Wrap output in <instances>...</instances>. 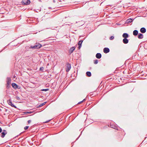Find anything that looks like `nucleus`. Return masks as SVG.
Masks as SVG:
<instances>
[{"mask_svg":"<svg viewBox=\"0 0 147 147\" xmlns=\"http://www.w3.org/2000/svg\"><path fill=\"white\" fill-rule=\"evenodd\" d=\"M2 129L1 128V127H0V133L1 132H2Z\"/></svg>","mask_w":147,"mask_h":147,"instance_id":"28","label":"nucleus"},{"mask_svg":"<svg viewBox=\"0 0 147 147\" xmlns=\"http://www.w3.org/2000/svg\"><path fill=\"white\" fill-rule=\"evenodd\" d=\"M75 47L71 48L69 50V53H71L73 52L75 50Z\"/></svg>","mask_w":147,"mask_h":147,"instance_id":"7","label":"nucleus"},{"mask_svg":"<svg viewBox=\"0 0 147 147\" xmlns=\"http://www.w3.org/2000/svg\"><path fill=\"white\" fill-rule=\"evenodd\" d=\"M132 21V19H129L126 20V22L127 23L131 22Z\"/></svg>","mask_w":147,"mask_h":147,"instance_id":"17","label":"nucleus"},{"mask_svg":"<svg viewBox=\"0 0 147 147\" xmlns=\"http://www.w3.org/2000/svg\"><path fill=\"white\" fill-rule=\"evenodd\" d=\"M114 38V36H112L110 37V39L111 40H112Z\"/></svg>","mask_w":147,"mask_h":147,"instance_id":"23","label":"nucleus"},{"mask_svg":"<svg viewBox=\"0 0 147 147\" xmlns=\"http://www.w3.org/2000/svg\"><path fill=\"white\" fill-rule=\"evenodd\" d=\"M54 2H55V1L54 0L53 1Z\"/></svg>","mask_w":147,"mask_h":147,"instance_id":"30","label":"nucleus"},{"mask_svg":"<svg viewBox=\"0 0 147 147\" xmlns=\"http://www.w3.org/2000/svg\"><path fill=\"white\" fill-rule=\"evenodd\" d=\"M83 40H80V41L78 42V45H79V47H78V49H80V48L81 47V45L82 44V43L83 42Z\"/></svg>","mask_w":147,"mask_h":147,"instance_id":"8","label":"nucleus"},{"mask_svg":"<svg viewBox=\"0 0 147 147\" xmlns=\"http://www.w3.org/2000/svg\"><path fill=\"white\" fill-rule=\"evenodd\" d=\"M7 102L8 103V104L9 105H11L12 107H14L15 108H16V106H14L12 103V102L10 100H7Z\"/></svg>","mask_w":147,"mask_h":147,"instance_id":"6","label":"nucleus"},{"mask_svg":"<svg viewBox=\"0 0 147 147\" xmlns=\"http://www.w3.org/2000/svg\"><path fill=\"white\" fill-rule=\"evenodd\" d=\"M138 33V32L137 30H134L133 32V34L134 36H136Z\"/></svg>","mask_w":147,"mask_h":147,"instance_id":"16","label":"nucleus"},{"mask_svg":"<svg viewBox=\"0 0 147 147\" xmlns=\"http://www.w3.org/2000/svg\"><path fill=\"white\" fill-rule=\"evenodd\" d=\"M138 38L139 39H142L143 38V35L142 34L140 33L138 35Z\"/></svg>","mask_w":147,"mask_h":147,"instance_id":"15","label":"nucleus"},{"mask_svg":"<svg viewBox=\"0 0 147 147\" xmlns=\"http://www.w3.org/2000/svg\"><path fill=\"white\" fill-rule=\"evenodd\" d=\"M140 31L142 33H144L146 32V29L144 28H142L140 29Z\"/></svg>","mask_w":147,"mask_h":147,"instance_id":"11","label":"nucleus"},{"mask_svg":"<svg viewBox=\"0 0 147 147\" xmlns=\"http://www.w3.org/2000/svg\"><path fill=\"white\" fill-rule=\"evenodd\" d=\"M66 71L68 72L71 69V65L69 63H67L66 64Z\"/></svg>","mask_w":147,"mask_h":147,"instance_id":"4","label":"nucleus"},{"mask_svg":"<svg viewBox=\"0 0 147 147\" xmlns=\"http://www.w3.org/2000/svg\"><path fill=\"white\" fill-rule=\"evenodd\" d=\"M85 99H84L83 100H82V101H80V102H79L78 104H81V103H82V102H84V101H85Z\"/></svg>","mask_w":147,"mask_h":147,"instance_id":"22","label":"nucleus"},{"mask_svg":"<svg viewBox=\"0 0 147 147\" xmlns=\"http://www.w3.org/2000/svg\"><path fill=\"white\" fill-rule=\"evenodd\" d=\"M122 36L124 38H128L129 36L126 33H124L123 34Z\"/></svg>","mask_w":147,"mask_h":147,"instance_id":"13","label":"nucleus"},{"mask_svg":"<svg viewBox=\"0 0 147 147\" xmlns=\"http://www.w3.org/2000/svg\"><path fill=\"white\" fill-rule=\"evenodd\" d=\"M98 63V60H96L94 61V63L95 64H97Z\"/></svg>","mask_w":147,"mask_h":147,"instance_id":"21","label":"nucleus"},{"mask_svg":"<svg viewBox=\"0 0 147 147\" xmlns=\"http://www.w3.org/2000/svg\"><path fill=\"white\" fill-rule=\"evenodd\" d=\"M7 83L6 86L7 88H9L10 86L11 83V79L10 78H7Z\"/></svg>","mask_w":147,"mask_h":147,"instance_id":"2","label":"nucleus"},{"mask_svg":"<svg viewBox=\"0 0 147 147\" xmlns=\"http://www.w3.org/2000/svg\"><path fill=\"white\" fill-rule=\"evenodd\" d=\"M42 45H41L40 44H37L33 47H31V48L32 49H38L40 48V47H41Z\"/></svg>","mask_w":147,"mask_h":147,"instance_id":"3","label":"nucleus"},{"mask_svg":"<svg viewBox=\"0 0 147 147\" xmlns=\"http://www.w3.org/2000/svg\"><path fill=\"white\" fill-rule=\"evenodd\" d=\"M101 55L100 53H97L96 55V57L98 59H100L101 57Z\"/></svg>","mask_w":147,"mask_h":147,"instance_id":"10","label":"nucleus"},{"mask_svg":"<svg viewBox=\"0 0 147 147\" xmlns=\"http://www.w3.org/2000/svg\"><path fill=\"white\" fill-rule=\"evenodd\" d=\"M123 42L124 44H127L128 42V40L126 38H124L123 40Z\"/></svg>","mask_w":147,"mask_h":147,"instance_id":"12","label":"nucleus"},{"mask_svg":"<svg viewBox=\"0 0 147 147\" xmlns=\"http://www.w3.org/2000/svg\"><path fill=\"white\" fill-rule=\"evenodd\" d=\"M43 69H44L43 67H41L40 68V71H42L43 70Z\"/></svg>","mask_w":147,"mask_h":147,"instance_id":"26","label":"nucleus"},{"mask_svg":"<svg viewBox=\"0 0 147 147\" xmlns=\"http://www.w3.org/2000/svg\"><path fill=\"white\" fill-rule=\"evenodd\" d=\"M30 0H23L22 1V3L24 5H28L30 4Z\"/></svg>","mask_w":147,"mask_h":147,"instance_id":"1","label":"nucleus"},{"mask_svg":"<svg viewBox=\"0 0 147 147\" xmlns=\"http://www.w3.org/2000/svg\"><path fill=\"white\" fill-rule=\"evenodd\" d=\"M33 113V112H31V111H30V112H24L25 114H30V113Z\"/></svg>","mask_w":147,"mask_h":147,"instance_id":"20","label":"nucleus"},{"mask_svg":"<svg viewBox=\"0 0 147 147\" xmlns=\"http://www.w3.org/2000/svg\"><path fill=\"white\" fill-rule=\"evenodd\" d=\"M49 90L48 89H43L41 90L42 91H48Z\"/></svg>","mask_w":147,"mask_h":147,"instance_id":"24","label":"nucleus"},{"mask_svg":"<svg viewBox=\"0 0 147 147\" xmlns=\"http://www.w3.org/2000/svg\"><path fill=\"white\" fill-rule=\"evenodd\" d=\"M11 85L15 89L17 88L18 87V86L15 83H12Z\"/></svg>","mask_w":147,"mask_h":147,"instance_id":"14","label":"nucleus"},{"mask_svg":"<svg viewBox=\"0 0 147 147\" xmlns=\"http://www.w3.org/2000/svg\"><path fill=\"white\" fill-rule=\"evenodd\" d=\"M16 98L17 99H19V97H18V96H16Z\"/></svg>","mask_w":147,"mask_h":147,"instance_id":"29","label":"nucleus"},{"mask_svg":"<svg viewBox=\"0 0 147 147\" xmlns=\"http://www.w3.org/2000/svg\"><path fill=\"white\" fill-rule=\"evenodd\" d=\"M104 52L105 53H107L109 52V49L107 48H105L103 50Z\"/></svg>","mask_w":147,"mask_h":147,"instance_id":"9","label":"nucleus"},{"mask_svg":"<svg viewBox=\"0 0 147 147\" xmlns=\"http://www.w3.org/2000/svg\"><path fill=\"white\" fill-rule=\"evenodd\" d=\"M49 121H48L47 122H49Z\"/></svg>","mask_w":147,"mask_h":147,"instance_id":"31","label":"nucleus"},{"mask_svg":"<svg viewBox=\"0 0 147 147\" xmlns=\"http://www.w3.org/2000/svg\"><path fill=\"white\" fill-rule=\"evenodd\" d=\"M46 102H44L43 103L41 104L40 105L38 106L37 107L39 108V107H42L43 105H45L46 104Z\"/></svg>","mask_w":147,"mask_h":147,"instance_id":"19","label":"nucleus"},{"mask_svg":"<svg viewBox=\"0 0 147 147\" xmlns=\"http://www.w3.org/2000/svg\"><path fill=\"white\" fill-rule=\"evenodd\" d=\"M7 134V132L5 130H3V132L1 133V137L2 138H3L5 137V135Z\"/></svg>","mask_w":147,"mask_h":147,"instance_id":"5","label":"nucleus"},{"mask_svg":"<svg viewBox=\"0 0 147 147\" xmlns=\"http://www.w3.org/2000/svg\"><path fill=\"white\" fill-rule=\"evenodd\" d=\"M31 122V120H28V124H29L30 123V122Z\"/></svg>","mask_w":147,"mask_h":147,"instance_id":"27","label":"nucleus"},{"mask_svg":"<svg viewBox=\"0 0 147 147\" xmlns=\"http://www.w3.org/2000/svg\"><path fill=\"white\" fill-rule=\"evenodd\" d=\"M86 75L88 77H90L91 75V74L90 71H87L86 73Z\"/></svg>","mask_w":147,"mask_h":147,"instance_id":"18","label":"nucleus"},{"mask_svg":"<svg viewBox=\"0 0 147 147\" xmlns=\"http://www.w3.org/2000/svg\"><path fill=\"white\" fill-rule=\"evenodd\" d=\"M29 127V126H26V127H25L24 128V129L25 130H26Z\"/></svg>","mask_w":147,"mask_h":147,"instance_id":"25","label":"nucleus"}]
</instances>
